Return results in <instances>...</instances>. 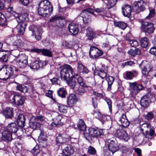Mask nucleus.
Wrapping results in <instances>:
<instances>
[{
	"label": "nucleus",
	"instance_id": "18",
	"mask_svg": "<svg viewBox=\"0 0 156 156\" xmlns=\"http://www.w3.org/2000/svg\"><path fill=\"white\" fill-rule=\"evenodd\" d=\"M140 66L142 69V74L145 76L148 75L152 69V66L146 62H143L140 64Z\"/></svg>",
	"mask_w": 156,
	"mask_h": 156
},
{
	"label": "nucleus",
	"instance_id": "62",
	"mask_svg": "<svg viewBox=\"0 0 156 156\" xmlns=\"http://www.w3.org/2000/svg\"><path fill=\"white\" fill-rule=\"evenodd\" d=\"M5 70L0 71V79L2 80H6Z\"/></svg>",
	"mask_w": 156,
	"mask_h": 156
},
{
	"label": "nucleus",
	"instance_id": "59",
	"mask_svg": "<svg viewBox=\"0 0 156 156\" xmlns=\"http://www.w3.org/2000/svg\"><path fill=\"white\" fill-rule=\"evenodd\" d=\"M105 148H104V156H112L111 151L108 149H106Z\"/></svg>",
	"mask_w": 156,
	"mask_h": 156
},
{
	"label": "nucleus",
	"instance_id": "16",
	"mask_svg": "<svg viewBox=\"0 0 156 156\" xmlns=\"http://www.w3.org/2000/svg\"><path fill=\"white\" fill-rule=\"evenodd\" d=\"M90 57L92 58L96 59L103 54V52L93 46L90 47L89 51Z\"/></svg>",
	"mask_w": 156,
	"mask_h": 156
},
{
	"label": "nucleus",
	"instance_id": "17",
	"mask_svg": "<svg viewBox=\"0 0 156 156\" xmlns=\"http://www.w3.org/2000/svg\"><path fill=\"white\" fill-rule=\"evenodd\" d=\"M108 71V67L104 65H102L101 68L99 69H95L94 73L95 75H98L102 79H103L107 76Z\"/></svg>",
	"mask_w": 156,
	"mask_h": 156
},
{
	"label": "nucleus",
	"instance_id": "47",
	"mask_svg": "<svg viewBox=\"0 0 156 156\" xmlns=\"http://www.w3.org/2000/svg\"><path fill=\"white\" fill-rule=\"evenodd\" d=\"M58 94L59 96L62 98L65 97L67 94L66 90L63 88H61L57 91Z\"/></svg>",
	"mask_w": 156,
	"mask_h": 156
},
{
	"label": "nucleus",
	"instance_id": "39",
	"mask_svg": "<svg viewBox=\"0 0 156 156\" xmlns=\"http://www.w3.org/2000/svg\"><path fill=\"white\" fill-rule=\"evenodd\" d=\"M95 34L94 32L90 28H88L87 30L86 37L89 40H91L94 38Z\"/></svg>",
	"mask_w": 156,
	"mask_h": 156
},
{
	"label": "nucleus",
	"instance_id": "12",
	"mask_svg": "<svg viewBox=\"0 0 156 156\" xmlns=\"http://www.w3.org/2000/svg\"><path fill=\"white\" fill-rule=\"evenodd\" d=\"M27 57L25 54L20 55L19 56L17 64L20 68L25 67L28 64Z\"/></svg>",
	"mask_w": 156,
	"mask_h": 156
},
{
	"label": "nucleus",
	"instance_id": "56",
	"mask_svg": "<svg viewBox=\"0 0 156 156\" xmlns=\"http://www.w3.org/2000/svg\"><path fill=\"white\" fill-rule=\"evenodd\" d=\"M23 132H25V133L28 136L31 135L32 132L33 131V129L30 128L28 127L27 128H24L23 129Z\"/></svg>",
	"mask_w": 156,
	"mask_h": 156
},
{
	"label": "nucleus",
	"instance_id": "46",
	"mask_svg": "<svg viewBox=\"0 0 156 156\" xmlns=\"http://www.w3.org/2000/svg\"><path fill=\"white\" fill-rule=\"evenodd\" d=\"M108 83V90L110 91L111 87L113 83L114 80V78L111 76L108 77L106 79Z\"/></svg>",
	"mask_w": 156,
	"mask_h": 156
},
{
	"label": "nucleus",
	"instance_id": "4",
	"mask_svg": "<svg viewBox=\"0 0 156 156\" xmlns=\"http://www.w3.org/2000/svg\"><path fill=\"white\" fill-rule=\"evenodd\" d=\"M6 98L9 102L17 106L22 105L24 102V98L19 94H14L9 93L7 95Z\"/></svg>",
	"mask_w": 156,
	"mask_h": 156
},
{
	"label": "nucleus",
	"instance_id": "57",
	"mask_svg": "<svg viewBox=\"0 0 156 156\" xmlns=\"http://www.w3.org/2000/svg\"><path fill=\"white\" fill-rule=\"evenodd\" d=\"M3 17L5 18L4 15L3 14L0 13V24L2 25V26H4L6 25V24L4 23L5 19H4Z\"/></svg>",
	"mask_w": 156,
	"mask_h": 156
},
{
	"label": "nucleus",
	"instance_id": "52",
	"mask_svg": "<svg viewBox=\"0 0 156 156\" xmlns=\"http://www.w3.org/2000/svg\"><path fill=\"white\" fill-rule=\"evenodd\" d=\"M62 45L63 46H64L65 47L67 48H71L74 45V44L71 41H64L63 42Z\"/></svg>",
	"mask_w": 156,
	"mask_h": 156
},
{
	"label": "nucleus",
	"instance_id": "13",
	"mask_svg": "<svg viewBox=\"0 0 156 156\" xmlns=\"http://www.w3.org/2000/svg\"><path fill=\"white\" fill-rule=\"evenodd\" d=\"M103 134V130L101 129L93 128H90L88 129L89 136L90 137H98Z\"/></svg>",
	"mask_w": 156,
	"mask_h": 156
},
{
	"label": "nucleus",
	"instance_id": "54",
	"mask_svg": "<svg viewBox=\"0 0 156 156\" xmlns=\"http://www.w3.org/2000/svg\"><path fill=\"white\" fill-rule=\"evenodd\" d=\"M32 152L34 156H37L40 152L39 147L36 145L32 149Z\"/></svg>",
	"mask_w": 156,
	"mask_h": 156
},
{
	"label": "nucleus",
	"instance_id": "50",
	"mask_svg": "<svg viewBox=\"0 0 156 156\" xmlns=\"http://www.w3.org/2000/svg\"><path fill=\"white\" fill-rule=\"evenodd\" d=\"M116 0H109L107 1V7L109 9L115 5L116 2Z\"/></svg>",
	"mask_w": 156,
	"mask_h": 156
},
{
	"label": "nucleus",
	"instance_id": "42",
	"mask_svg": "<svg viewBox=\"0 0 156 156\" xmlns=\"http://www.w3.org/2000/svg\"><path fill=\"white\" fill-rule=\"evenodd\" d=\"M41 132L39 136L38 137V140L39 143H42L43 141H46V136L44 134V133L43 130L40 129Z\"/></svg>",
	"mask_w": 156,
	"mask_h": 156
},
{
	"label": "nucleus",
	"instance_id": "63",
	"mask_svg": "<svg viewBox=\"0 0 156 156\" xmlns=\"http://www.w3.org/2000/svg\"><path fill=\"white\" fill-rule=\"evenodd\" d=\"M129 43L133 47H136L138 45V42L135 40H131Z\"/></svg>",
	"mask_w": 156,
	"mask_h": 156
},
{
	"label": "nucleus",
	"instance_id": "36",
	"mask_svg": "<svg viewBox=\"0 0 156 156\" xmlns=\"http://www.w3.org/2000/svg\"><path fill=\"white\" fill-rule=\"evenodd\" d=\"M13 68H11L9 66H8L6 67L5 70L6 73V79L7 80L9 78H14V76H13L12 72L11 70Z\"/></svg>",
	"mask_w": 156,
	"mask_h": 156
},
{
	"label": "nucleus",
	"instance_id": "1",
	"mask_svg": "<svg viewBox=\"0 0 156 156\" xmlns=\"http://www.w3.org/2000/svg\"><path fill=\"white\" fill-rule=\"evenodd\" d=\"M60 77L62 80L66 81L68 84L72 89H75L76 84L75 78L78 76L77 73L75 74L71 66L68 64H65L61 67Z\"/></svg>",
	"mask_w": 156,
	"mask_h": 156
},
{
	"label": "nucleus",
	"instance_id": "20",
	"mask_svg": "<svg viewBox=\"0 0 156 156\" xmlns=\"http://www.w3.org/2000/svg\"><path fill=\"white\" fill-rule=\"evenodd\" d=\"M12 135V133L5 129L2 132V139L7 142L11 141L14 139Z\"/></svg>",
	"mask_w": 156,
	"mask_h": 156
},
{
	"label": "nucleus",
	"instance_id": "31",
	"mask_svg": "<svg viewBox=\"0 0 156 156\" xmlns=\"http://www.w3.org/2000/svg\"><path fill=\"white\" fill-rule=\"evenodd\" d=\"M122 13L125 16L129 17L131 15V9L130 5H125L122 8Z\"/></svg>",
	"mask_w": 156,
	"mask_h": 156
},
{
	"label": "nucleus",
	"instance_id": "61",
	"mask_svg": "<svg viewBox=\"0 0 156 156\" xmlns=\"http://www.w3.org/2000/svg\"><path fill=\"white\" fill-rule=\"evenodd\" d=\"M50 80L53 84L59 85L60 83V80L57 78H53Z\"/></svg>",
	"mask_w": 156,
	"mask_h": 156
},
{
	"label": "nucleus",
	"instance_id": "38",
	"mask_svg": "<svg viewBox=\"0 0 156 156\" xmlns=\"http://www.w3.org/2000/svg\"><path fill=\"white\" fill-rule=\"evenodd\" d=\"M77 126L78 129L80 131H84L85 130L86 126L84 121L80 119L77 122Z\"/></svg>",
	"mask_w": 156,
	"mask_h": 156
},
{
	"label": "nucleus",
	"instance_id": "49",
	"mask_svg": "<svg viewBox=\"0 0 156 156\" xmlns=\"http://www.w3.org/2000/svg\"><path fill=\"white\" fill-rule=\"evenodd\" d=\"M16 90L21 92L25 93L27 92V87L24 85L19 84L16 87Z\"/></svg>",
	"mask_w": 156,
	"mask_h": 156
},
{
	"label": "nucleus",
	"instance_id": "8",
	"mask_svg": "<svg viewBox=\"0 0 156 156\" xmlns=\"http://www.w3.org/2000/svg\"><path fill=\"white\" fill-rule=\"evenodd\" d=\"M107 144L108 149L111 151L112 154L119 149V144L115 138L107 139Z\"/></svg>",
	"mask_w": 156,
	"mask_h": 156
},
{
	"label": "nucleus",
	"instance_id": "26",
	"mask_svg": "<svg viewBox=\"0 0 156 156\" xmlns=\"http://www.w3.org/2000/svg\"><path fill=\"white\" fill-rule=\"evenodd\" d=\"M65 134L59 135L56 137V145L59 146L61 144L66 143L68 140Z\"/></svg>",
	"mask_w": 156,
	"mask_h": 156
},
{
	"label": "nucleus",
	"instance_id": "11",
	"mask_svg": "<svg viewBox=\"0 0 156 156\" xmlns=\"http://www.w3.org/2000/svg\"><path fill=\"white\" fill-rule=\"evenodd\" d=\"M141 27L144 32L149 34L152 33L154 30L153 24L146 21L141 22Z\"/></svg>",
	"mask_w": 156,
	"mask_h": 156
},
{
	"label": "nucleus",
	"instance_id": "45",
	"mask_svg": "<svg viewBox=\"0 0 156 156\" xmlns=\"http://www.w3.org/2000/svg\"><path fill=\"white\" fill-rule=\"evenodd\" d=\"M115 25L123 30L125 29L127 25L126 23L122 22H114Z\"/></svg>",
	"mask_w": 156,
	"mask_h": 156
},
{
	"label": "nucleus",
	"instance_id": "35",
	"mask_svg": "<svg viewBox=\"0 0 156 156\" xmlns=\"http://www.w3.org/2000/svg\"><path fill=\"white\" fill-rule=\"evenodd\" d=\"M26 26V23H22L20 25H18L15 29L17 30V32L19 34L22 35L24 33Z\"/></svg>",
	"mask_w": 156,
	"mask_h": 156
},
{
	"label": "nucleus",
	"instance_id": "5",
	"mask_svg": "<svg viewBox=\"0 0 156 156\" xmlns=\"http://www.w3.org/2000/svg\"><path fill=\"white\" fill-rule=\"evenodd\" d=\"M44 118L41 116H37L36 117L32 116L30 120L29 126L32 129H36L39 128L41 122L44 121Z\"/></svg>",
	"mask_w": 156,
	"mask_h": 156
},
{
	"label": "nucleus",
	"instance_id": "28",
	"mask_svg": "<svg viewBox=\"0 0 156 156\" xmlns=\"http://www.w3.org/2000/svg\"><path fill=\"white\" fill-rule=\"evenodd\" d=\"M150 94L143 96L140 101V105L142 107H147L150 103Z\"/></svg>",
	"mask_w": 156,
	"mask_h": 156
},
{
	"label": "nucleus",
	"instance_id": "40",
	"mask_svg": "<svg viewBox=\"0 0 156 156\" xmlns=\"http://www.w3.org/2000/svg\"><path fill=\"white\" fill-rule=\"evenodd\" d=\"M97 115L96 117L99 120L102 122H104L107 120V117L106 116L102 114L100 112H98L95 113Z\"/></svg>",
	"mask_w": 156,
	"mask_h": 156
},
{
	"label": "nucleus",
	"instance_id": "10",
	"mask_svg": "<svg viewBox=\"0 0 156 156\" xmlns=\"http://www.w3.org/2000/svg\"><path fill=\"white\" fill-rule=\"evenodd\" d=\"M29 30L32 33V35L37 40H40L41 39V31L40 28L34 25H31L29 27Z\"/></svg>",
	"mask_w": 156,
	"mask_h": 156
},
{
	"label": "nucleus",
	"instance_id": "30",
	"mask_svg": "<svg viewBox=\"0 0 156 156\" xmlns=\"http://www.w3.org/2000/svg\"><path fill=\"white\" fill-rule=\"evenodd\" d=\"M41 61L34 60L33 61L29 63L30 67L31 69H37L40 67H42Z\"/></svg>",
	"mask_w": 156,
	"mask_h": 156
},
{
	"label": "nucleus",
	"instance_id": "64",
	"mask_svg": "<svg viewBox=\"0 0 156 156\" xmlns=\"http://www.w3.org/2000/svg\"><path fill=\"white\" fill-rule=\"evenodd\" d=\"M27 92H29L30 93H31V92H33L35 90V88L32 85L28 87H27Z\"/></svg>",
	"mask_w": 156,
	"mask_h": 156
},
{
	"label": "nucleus",
	"instance_id": "3",
	"mask_svg": "<svg viewBox=\"0 0 156 156\" xmlns=\"http://www.w3.org/2000/svg\"><path fill=\"white\" fill-rule=\"evenodd\" d=\"M53 11L52 5L49 1L43 0L39 3L38 8V12L39 15L48 17L51 15Z\"/></svg>",
	"mask_w": 156,
	"mask_h": 156
},
{
	"label": "nucleus",
	"instance_id": "41",
	"mask_svg": "<svg viewBox=\"0 0 156 156\" xmlns=\"http://www.w3.org/2000/svg\"><path fill=\"white\" fill-rule=\"evenodd\" d=\"M58 110L60 112L63 113L67 112L68 107L66 105L58 104Z\"/></svg>",
	"mask_w": 156,
	"mask_h": 156
},
{
	"label": "nucleus",
	"instance_id": "55",
	"mask_svg": "<svg viewBox=\"0 0 156 156\" xmlns=\"http://www.w3.org/2000/svg\"><path fill=\"white\" fill-rule=\"evenodd\" d=\"M77 80L79 86H82L85 87H87V84L85 83L82 78L81 76H79L77 79Z\"/></svg>",
	"mask_w": 156,
	"mask_h": 156
},
{
	"label": "nucleus",
	"instance_id": "53",
	"mask_svg": "<svg viewBox=\"0 0 156 156\" xmlns=\"http://www.w3.org/2000/svg\"><path fill=\"white\" fill-rule=\"evenodd\" d=\"M104 99L108 104L109 111L110 113H111L112 112V102L111 100L110 99L107 98H105Z\"/></svg>",
	"mask_w": 156,
	"mask_h": 156
},
{
	"label": "nucleus",
	"instance_id": "34",
	"mask_svg": "<svg viewBox=\"0 0 156 156\" xmlns=\"http://www.w3.org/2000/svg\"><path fill=\"white\" fill-rule=\"evenodd\" d=\"M74 152V149L71 146L66 147L63 150V154L66 156H69L73 154Z\"/></svg>",
	"mask_w": 156,
	"mask_h": 156
},
{
	"label": "nucleus",
	"instance_id": "25",
	"mask_svg": "<svg viewBox=\"0 0 156 156\" xmlns=\"http://www.w3.org/2000/svg\"><path fill=\"white\" fill-rule=\"evenodd\" d=\"M68 29L73 35L77 34L79 31L78 25L74 23H71L69 24Z\"/></svg>",
	"mask_w": 156,
	"mask_h": 156
},
{
	"label": "nucleus",
	"instance_id": "9",
	"mask_svg": "<svg viewBox=\"0 0 156 156\" xmlns=\"http://www.w3.org/2000/svg\"><path fill=\"white\" fill-rule=\"evenodd\" d=\"M146 3L143 0L135 1L133 3V9L137 13L144 11Z\"/></svg>",
	"mask_w": 156,
	"mask_h": 156
},
{
	"label": "nucleus",
	"instance_id": "27",
	"mask_svg": "<svg viewBox=\"0 0 156 156\" xmlns=\"http://www.w3.org/2000/svg\"><path fill=\"white\" fill-rule=\"evenodd\" d=\"M138 72L135 70L127 71L125 72L124 77L127 80H131L134 77H136L138 75Z\"/></svg>",
	"mask_w": 156,
	"mask_h": 156
},
{
	"label": "nucleus",
	"instance_id": "22",
	"mask_svg": "<svg viewBox=\"0 0 156 156\" xmlns=\"http://www.w3.org/2000/svg\"><path fill=\"white\" fill-rule=\"evenodd\" d=\"M18 125L15 122H12L8 124L6 129L12 134H15L18 129Z\"/></svg>",
	"mask_w": 156,
	"mask_h": 156
},
{
	"label": "nucleus",
	"instance_id": "15",
	"mask_svg": "<svg viewBox=\"0 0 156 156\" xmlns=\"http://www.w3.org/2000/svg\"><path fill=\"white\" fill-rule=\"evenodd\" d=\"M115 135L120 139L122 140L127 142L129 139V136L126 132L122 129L116 130L114 133Z\"/></svg>",
	"mask_w": 156,
	"mask_h": 156
},
{
	"label": "nucleus",
	"instance_id": "21",
	"mask_svg": "<svg viewBox=\"0 0 156 156\" xmlns=\"http://www.w3.org/2000/svg\"><path fill=\"white\" fill-rule=\"evenodd\" d=\"M77 100V98L75 94H70L67 97V104L69 107H73L76 104Z\"/></svg>",
	"mask_w": 156,
	"mask_h": 156
},
{
	"label": "nucleus",
	"instance_id": "33",
	"mask_svg": "<svg viewBox=\"0 0 156 156\" xmlns=\"http://www.w3.org/2000/svg\"><path fill=\"white\" fill-rule=\"evenodd\" d=\"M87 87L83 86H76L75 87V90L79 95H82L85 93L87 90Z\"/></svg>",
	"mask_w": 156,
	"mask_h": 156
},
{
	"label": "nucleus",
	"instance_id": "19",
	"mask_svg": "<svg viewBox=\"0 0 156 156\" xmlns=\"http://www.w3.org/2000/svg\"><path fill=\"white\" fill-rule=\"evenodd\" d=\"M30 51L37 53L48 57H51L52 56V52L49 50L46 49H39L34 48L30 49Z\"/></svg>",
	"mask_w": 156,
	"mask_h": 156
},
{
	"label": "nucleus",
	"instance_id": "44",
	"mask_svg": "<svg viewBox=\"0 0 156 156\" xmlns=\"http://www.w3.org/2000/svg\"><path fill=\"white\" fill-rule=\"evenodd\" d=\"M128 53L132 56H134L136 55H139L140 54V50L138 48L134 49H131L128 52Z\"/></svg>",
	"mask_w": 156,
	"mask_h": 156
},
{
	"label": "nucleus",
	"instance_id": "37",
	"mask_svg": "<svg viewBox=\"0 0 156 156\" xmlns=\"http://www.w3.org/2000/svg\"><path fill=\"white\" fill-rule=\"evenodd\" d=\"M151 126L148 123H144L140 126V130L141 132L145 131L146 134L147 135L148 133V130L150 129Z\"/></svg>",
	"mask_w": 156,
	"mask_h": 156
},
{
	"label": "nucleus",
	"instance_id": "60",
	"mask_svg": "<svg viewBox=\"0 0 156 156\" xmlns=\"http://www.w3.org/2000/svg\"><path fill=\"white\" fill-rule=\"evenodd\" d=\"M154 116V114L152 112H148L147 114L145 115V118L147 120L151 119H152Z\"/></svg>",
	"mask_w": 156,
	"mask_h": 156
},
{
	"label": "nucleus",
	"instance_id": "14",
	"mask_svg": "<svg viewBox=\"0 0 156 156\" xmlns=\"http://www.w3.org/2000/svg\"><path fill=\"white\" fill-rule=\"evenodd\" d=\"M14 16L18 23H25L26 21L29 20L28 14L27 13H24L20 15L16 12H14Z\"/></svg>",
	"mask_w": 156,
	"mask_h": 156
},
{
	"label": "nucleus",
	"instance_id": "58",
	"mask_svg": "<svg viewBox=\"0 0 156 156\" xmlns=\"http://www.w3.org/2000/svg\"><path fill=\"white\" fill-rule=\"evenodd\" d=\"M149 11L150 12L149 15L146 17V18L147 19H150L151 17H153L155 13V10L154 9H150Z\"/></svg>",
	"mask_w": 156,
	"mask_h": 156
},
{
	"label": "nucleus",
	"instance_id": "24",
	"mask_svg": "<svg viewBox=\"0 0 156 156\" xmlns=\"http://www.w3.org/2000/svg\"><path fill=\"white\" fill-rule=\"evenodd\" d=\"M86 12L91 13V14H93L94 13V11L93 10L91 9L88 8L86 9L81 13V15H85V16L84 17H82V20H83V23L85 24H86L88 22V21H89L90 17L89 16H88V15L86 13Z\"/></svg>",
	"mask_w": 156,
	"mask_h": 156
},
{
	"label": "nucleus",
	"instance_id": "32",
	"mask_svg": "<svg viewBox=\"0 0 156 156\" xmlns=\"http://www.w3.org/2000/svg\"><path fill=\"white\" fill-rule=\"evenodd\" d=\"M25 117L23 115L20 114L18 116L17 122L19 126L21 127H24L25 124Z\"/></svg>",
	"mask_w": 156,
	"mask_h": 156
},
{
	"label": "nucleus",
	"instance_id": "43",
	"mask_svg": "<svg viewBox=\"0 0 156 156\" xmlns=\"http://www.w3.org/2000/svg\"><path fill=\"white\" fill-rule=\"evenodd\" d=\"M141 46L144 48H146L148 44V41L147 38L146 37L141 38L140 40Z\"/></svg>",
	"mask_w": 156,
	"mask_h": 156
},
{
	"label": "nucleus",
	"instance_id": "7",
	"mask_svg": "<svg viewBox=\"0 0 156 156\" xmlns=\"http://www.w3.org/2000/svg\"><path fill=\"white\" fill-rule=\"evenodd\" d=\"M51 116L53 121L51 124L52 127H55L63 125V123L61 121L62 116L59 113L56 112H53L51 113Z\"/></svg>",
	"mask_w": 156,
	"mask_h": 156
},
{
	"label": "nucleus",
	"instance_id": "29",
	"mask_svg": "<svg viewBox=\"0 0 156 156\" xmlns=\"http://www.w3.org/2000/svg\"><path fill=\"white\" fill-rule=\"evenodd\" d=\"M119 122H120L121 125L124 127H127L129 124V122L126 118V115L123 114L120 117Z\"/></svg>",
	"mask_w": 156,
	"mask_h": 156
},
{
	"label": "nucleus",
	"instance_id": "2",
	"mask_svg": "<svg viewBox=\"0 0 156 156\" xmlns=\"http://www.w3.org/2000/svg\"><path fill=\"white\" fill-rule=\"evenodd\" d=\"M6 43H5L4 46H5L7 44L8 45L7 46V48L11 50V46L13 47L14 49H20L21 48H26L27 46V41L22 42L20 39H18L17 37L14 35H9L7 38Z\"/></svg>",
	"mask_w": 156,
	"mask_h": 156
},
{
	"label": "nucleus",
	"instance_id": "6",
	"mask_svg": "<svg viewBox=\"0 0 156 156\" xmlns=\"http://www.w3.org/2000/svg\"><path fill=\"white\" fill-rule=\"evenodd\" d=\"M130 96L132 97H134L141 90L143 87L142 85H137L136 82L129 83Z\"/></svg>",
	"mask_w": 156,
	"mask_h": 156
},
{
	"label": "nucleus",
	"instance_id": "51",
	"mask_svg": "<svg viewBox=\"0 0 156 156\" xmlns=\"http://www.w3.org/2000/svg\"><path fill=\"white\" fill-rule=\"evenodd\" d=\"M0 61L3 62H6L7 61V57L5 53L2 51H0Z\"/></svg>",
	"mask_w": 156,
	"mask_h": 156
},
{
	"label": "nucleus",
	"instance_id": "23",
	"mask_svg": "<svg viewBox=\"0 0 156 156\" xmlns=\"http://www.w3.org/2000/svg\"><path fill=\"white\" fill-rule=\"evenodd\" d=\"M2 113L6 118L12 119L13 116V110L12 108L7 107L3 110Z\"/></svg>",
	"mask_w": 156,
	"mask_h": 156
},
{
	"label": "nucleus",
	"instance_id": "48",
	"mask_svg": "<svg viewBox=\"0 0 156 156\" xmlns=\"http://www.w3.org/2000/svg\"><path fill=\"white\" fill-rule=\"evenodd\" d=\"M87 153L90 155H95L97 154V151L93 147L90 146L87 148Z\"/></svg>",
	"mask_w": 156,
	"mask_h": 156
}]
</instances>
